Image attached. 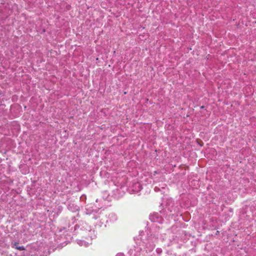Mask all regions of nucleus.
<instances>
[{
    "mask_svg": "<svg viewBox=\"0 0 256 256\" xmlns=\"http://www.w3.org/2000/svg\"><path fill=\"white\" fill-rule=\"evenodd\" d=\"M18 244L17 242H15L14 243V246L15 248L20 250H25V248L23 246H18Z\"/></svg>",
    "mask_w": 256,
    "mask_h": 256,
    "instance_id": "1",
    "label": "nucleus"
},
{
    "mask_svg": "<svg viewBox=\"0 0 256 256\" xmlns=\"http://www.w3.org/2000/svg\"><path fill=\"white\" fill-rule=\"evenodd\" d=\"M219 234V231H217V232H216V234Z\"/></svg>",
    "mask_w": 256,
    "mask_h": 256,
    "instance_id": "2",
    "label": "nucleus"
}]
</instances>
